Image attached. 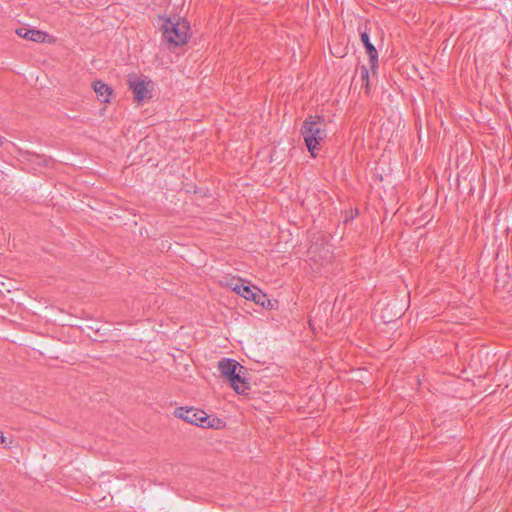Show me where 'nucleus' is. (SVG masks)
<instances>
[{"instance_id": "9", "label": "nucleus", "mask_w": 512, "mask_h": 512, "mask_svg": "<svg viewBox=\"0 0 512 512\" xmlns=\"http://www.w3.org/2000/svg\"><path fill=\"white\" fill-rule=\"evenodd\" d=\"M93 90L96 93V96L99 101L103 103H109L110 97L113 93L111 87H109L105 82L101 80H97L93 83Z\"/></svg>"}, {"instance_id": "3", "label": "nucleus", "mask_w": 512, "mask_h": 512, "mask_svg": "<svg viewBox=\"0 0 512 512\" xmlns=\"http://www.w3.org/2000/svg\"><path fill=\"white\" fill-rule=\"evenodd\" d=\"M177 418L184 420L187 423L201 426V427H215V419L210 420L208 415L203 411L195 408L179 407L174 411Z\"/></svg>"}, {"instance_id": "12", "label": "nucleus", "mask_w": 512, "mask_h": 512, "mask_svg": "<svg viewBox=\"0 0 512 512\" xmlns=\"http://www.w3.org/2000/svg\"><path fill=\"white\" fill-rule=\"evenodd\" d=\"M360 75H361L362 86H364V88H365V93L369 94V92H370L369 71L366 66L362 65L360 67Z\"/></svg>"}, {"instance_id": "5", "label": "nucleus", "mask_w": 512, "mask_h": 512, "mask_svg": "<svg viewBox=\"0 0 512 512\" xmlns=\"http://www.w3.org/2000/svg\"><path fill=\"white\" fill-rule=\"evenodd\" d=\"M129 87L134 93L137 101H142L152 97L151 92L147 88V83L141 78L134 77L129 79Z\"/></svg>"}, {"instance_id": "7", "label": "nucleus", "mask_w": 512, "mask_h": 512, "mask_svg": "<svg viewBox=\"0 0 512 512\" xmlns=\"http://www.w3.org/2000/svg\"><path fill=\"white\" fill-rule=\"evenodd\" d=\"M16 34L26 40L41 43L44 42L46 33L37 29H30L27 27H19L16 29Z\"/></svg>"}, {"instance_id": "11", "label": "nucleus", "mask_w": 512, "mask_h": 512, "mask_svg": "<svg viewBox=\"0 0 512 512\" xmlns=\"http://www.w3.org/2000/svg\"><path fill=\"white\" fill-rule=\"evenodd\" d=\"M250 299L249 300H252L254 301L256 304L262 306V307H266V303L269 305L270 304V300L267 299V296L266 294H264L260 289H258L257 287H253V290H252V296H249Z\"/></svg>"}, {"instance_id": "6", "label": "nucleus", "mask_w": 512, "mask_h": 512, "mask_svg": "<svg viewBox=\"0 0 512 512\" xmlns=\"http://www.w3.org/2000/svg\"><path fill=\"white\" fill-rule=\"evenodd\" d=\"M360 39L369 56L371 70L374 71L378 64V52L375 46L370 42V38L367 31L360 32Z\"/></svg>"}, {"instance_id": "14", "label": "nucleus", "mask_w": 512, "mask_h": 512, "mask_svg": "<svg viewBox=\"0 0 512 512\" xmlns=\"http://www.w3.org/2000/svg\"><path fill=\"white\" fill-rule=\"evenodd\" d=\"M4 143V138L2 136H0V146H2Z\"/></svg>"}, {"instance_id": "13", "label": "nucleus", "mask_w": 512, "mask_h": 512, "mask_svg": "<svg viewBox=\"0 0 512 512\" xmlns=\"http://www.w3.org/2000/svg\"><path fill=\"white\" fill-rule=\"evenodd\" d=\"M6 443V437L0 433V444H5Z\"/></svg>"}, {"instance_id": "2", "label": "nucleus", "mask_w": 512, "mask_h": 512, "mask_svg": "<svg viewBox=\"0 0 512 512\" xmlns=\"http://www.w3.org/2000/svg\"><path fill=\"white\" fill-rule=\"evenodd\" d=\"M163 40L170 46L178 47L186 44L188 40L189 25L184 20L163 19L161 25Z\"/></svg>"}, {"instance_id": "4", "label": "nucleus", "mask_w": 512, "mask_h": 512, "mask_svg": "<svg viewBox=\"0 0 512 512\" xmlns=\"http://www.w3.org/2000/svg\"><path fill=\"white\" fill-rule=\"evenodd\" d=\"M218 369L220 373L230 380V378L238 371L246 372V368L238 361L231 358H223L218 362Z\"/></svg>"}, {"instance_id": "8", "label": "nucleus", "mask_w": 512, "mask_h": 512, "mask_svg": "<svg viewBox=\"0 0 512 512\" xmlns=\"http://www.w3.org/2000/svg\"><path fill=\"white\" fill-rule=\"evenodd\" d=\"M245 373L246 372L238 371L230 378V380H228L231 387L238 394H244L250 389V384L245 378Z\"/></svg>"}, {"instance_id": "10", "label": "nucleus", "mask_w": 512, "mask_h": 512, "mask_svg": "<svg viewBox=\"0 0 512 512\" xmlns=\"http://www.w3.org/2000/svg\"><path fill=\"white\" fill-rule=\"evenodd\" d=\"M233 282H235V286H232V290L243 298L249 300V296H252L253 287H250L242 279H233Z\"/></svg>"}, {"instance_id": "15", "label": "nucleus", "mask_w": 512, "mask_h": 512, "mask_svg": "<svg viewBox=\"0 0 512 512\" xmlns=\"http://www.w3.org/2000/svg\"><path fill=\"white\" fill-rule=\"evenodd\" d=\"M229 286L232 288V286H235V282H233V279L231 280V282L229 283Z\"/></svg>"}, {"instance_id": "1", "label": "nucleus", "mask_w": 512, "mask_h": 512, "mask_svg": "<svg viewBox=\"0 0 512 512\" xmlns=\"http://www.w3.org/2000/svg\"><path fill=\"white\" fill-rule=\"evenodd\" d=\"M301 134L304 138L308 151L313 157L320 150L321 142L326 138V121L322 116H309L302 124Z\"/></svg>"}]
</instances>
